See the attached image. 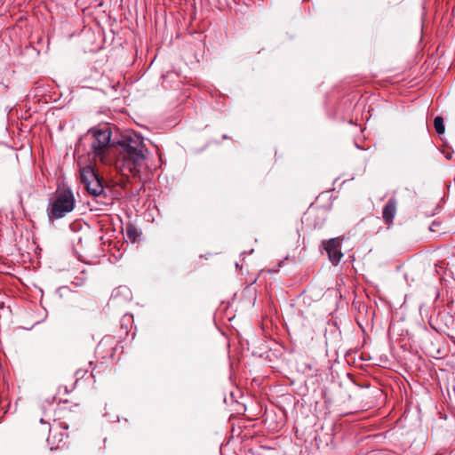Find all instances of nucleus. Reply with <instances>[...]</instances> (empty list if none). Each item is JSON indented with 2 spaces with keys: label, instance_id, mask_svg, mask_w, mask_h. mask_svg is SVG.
<instances>
[{
  "label": "nucleus",
  "instance_id": "nucleus-1",
  "mask_svg": "<svg viewBox=\"0 0 455 455\" xmlns=\"http://www.w3.org/2000/svg\"><path fill=\"white\" fill-rule=\"evenodd\" d=\"M111 128L108 124L89 130L91 136L88 156L95 164H111L116 160L122 175L137 176L145 162L146 150L142 138L134 134L116 143L111 140Z\"/></svg>",
  "mask_w": 455,
  "mask_h": 455
},
{
  "label": "nucleus",
  "instance_id": "nucleus-2",
  "mask_svg": "<svg viewBox=\"0 0 455 455\" xmlns=\"http://www.w3.org/2000/svg\"><path fill=\"white\" fill-rule=\"evenodd\" d=\"M75 204V196L69 188L58 191L54 198L50 200L46 210L49 220L53 221L64 218L74 210Z\"/></svg>",
  "mask_w": 455,
  "mask_h": 455
},
{
  "label": "nucleus",
  "instance_id": "nucleus-3",
  "mask_svg": "<svg viewBox=\"0 0 455 455\" xmlns=\"http://www.w3.org/2000/svg\"><path fill=\"white\" fill-rule=\"evenodd\" d=\"M80 180L90 195L99 196L104 192L103 179L93 166L81 169Z\"/></svg>",
  "mask_w": 455,
  "mask_h": 455
},
{
  "label": "nucleus",
  "instance_id": "nucleus-4",
  "mask_svg": "<svg viewBox=\"0 0 455 455\" xmlns=\"http://www.w3.org/2000/svg\"><path fill=\"white\" fill-rule=\"evenodd\" d=\"M40 424L42 426L43 434H48L47 442L50 444L60 443L63 442L64 437L67 436V435L61 431L62 429L68 428L67 425L62 426V424L60 423L58 426L52 427L50 423L44 419H40Z\"/></svg>",
  "mask_w": 455,
  "mask_h": 455
},
{
  "label": "nucleus",
  "instance_id": "nucleus-5",
  "mask_svg": "<svg viewBox=\"0 0 455 455\" xmlns=\"http://www.w3.org/2000/svg\"><path fill=\"white\" fill-rule=\"evenodd\" d=\"M329 259L332 264H338L343 254L340 251L341 241L339 238H332L323 243Z\"/></svg>",
  "mask_w": 455,
  "mask_h": 455
},
{
  "label": "nucleus",
  "instance_id": "nucleus-6",
  "mask_svg": "<svg viewBox=\"0 0 455 455\" xmlns=\"http://www.w3.org/2000/svg\"><path fill=\"white\" fill-rule=\"evenodd\" d=\"M397 210V201L391 197L383 208L382 218L386 225L388 227L393 225L395 216Z\"/></svg>",
  "mask_w": 455,
  "mask_h": 455
},
{
  "label": "nucleus",
  "instance_id": "nucleus-7",
  "mask_svg": "<svg viewBox=\"0 0 455 455\" xmlns=\"http://www.w3.org/2000/svg\"><path fill=\"white\" fill-rule=\"evenodd\" d=\"M126 235H127V237L132 240V242H134L137 237L140 235L137 228L132 225V224H128L126 226Z\"/></svg>",
  "mask_w": 455,
  "mask_h": 455
},
{
  "label": "nucleus",
  "instance_id": "nucleus-8",
  "mask_svg": "<svg viewBox=\"0 0 455 455\" xmlns=\"http://www.w3.org/2000/svg\"><path fill=\"white\" fill-rule=\"evenodd\" d=\"M434 126L438 134H443L444 132V124L443 118L442 116H436L434 119Z\"/></svg>",
  "mask_w": 455,
  "mask_h": 455
},
{
  "label": "nucleus",
  "instance_id": "nucleus-9",
  "mask_svg": "<svg viewBox=\"0 0 455 455\" xmlns=\"http://www.w3.org/2000/svg\"><path fill=\"white\" fill-rule=\"evenodd\" d=\"M222 138H223L224 140L228 139V137L227 135H223V137H222Z\"/></svg>",
  "mask_w": 455,
  "mask_h": 455
}]
</instances>
